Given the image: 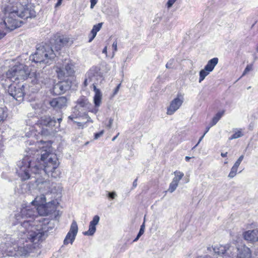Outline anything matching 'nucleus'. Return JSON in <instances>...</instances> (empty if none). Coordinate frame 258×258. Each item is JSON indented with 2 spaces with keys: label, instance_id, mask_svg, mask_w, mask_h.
I'll list each match as a JSON object with an SVG mask.
<instances>
[{
  "label": "nucleus",
  "instance_id": "nucleus-55",
  "mask_svg": "<svg viewBox=\"0 0 258 258\" xmlns=\"http://www.w3.org/2000/svg\"><path fill=\"white\" fill-rule=\"evenodd\" d=\"M95 37L94 36H92V35H89V42H91L94 38Z\"/></svg>",
  "mask_w": 258,
  "mask_h": 258
},
{
  "label": "nucleus",
  "instance_id": "nucleus-31",
  "mask_svg": "<svg viewBox=\"0 0 258 258\" xmlns=\"http://www.w3.org/2000/svg\"><path fill=\"white\" fill-rule=\"evenodd\" d=\"M174 175L175 177L173 178V180H176L178 183L184 176L183 173L178 171H175Z\"/></svg>",
  "mask_w": 258,
  "mask_h": 258
},
{
  "label": "nucleus",
  "instance_id": "nucleus-40",
  "mask_svg": "<svg viewBox=\"0 0 258 258\" xmlns=\"http://www.w3.org/2000/svg\"><path fill=\"white\" fill-rule=\"evenodd\" d=\"M112 48L114 49V51L113 52V55L114 54V52L117 50V40H115L113 42V43L112 44Z\"/></svg>",
  "mask_w": 258,
  "mask_h": 258
},
{
  "label": "nucleus",
  "instance_id": "nucleus-20",
  "mask_svg": "<svg viewBox=\"0 0 258 258\" xmlns=\"http://www.w3.org/2000/svg\"><path fill=\"white\" fill-rule=\"evenodd\" d=\"M47 75L42 72L39 71L36 72L34 75V78L32 80L34 84L41 85L45 84L46 82Z\"/></svg>",
  "mask_w": 258,
  "mask_h": 258
},
{
  "label": "nucleus",
  "instance_id": "nucleus-2",
  "mask_svg": "<svg viewBox=\"0 0 258 258\" xmlns=\"http://www.w3.org/2000/svg\"><path fill=\"white\" fill-rule=\"evenodd\" d=\"M3 12L8 16L5 19L0 16V28L6 31L1 32L0 30V39L5 36L7 32L20 27L24 23L23 21L16 19V17L27 19L36 16L33 9L24 8L20 3L15 2L13 0H10L9 3L5 6Z\"/></svg>",
  "mask_w": 258,
  "mask_h": 258
},
{
  "label": "nucleus",
  "instance_id": "nucleus-38",
  "mask_svg": "<svg viewBox=\"0 0 258 258\" xmlns=\"http://www.w3.org/2000/svg\"><path fill=\"white\" fill-rule=\"evenodd\" d=\"M252 70V64H248L245 68L243 74L242 76H244L248 72L251 71Z\"/></svg>",
  "mask_w": 258,
  "mask_h": 258
},
{
  "label": "nucleus",
  "instance_id": "nucleus-45",
  "mask_svg": "<svg viewBox=\"0 0 258 258\" xmlns=\"http://www.w3.org/2000/svg\"><path fill=\"white\" fill-rule=\"evenodd\" d=\"M113 119L112 118H110L109 119V122H108V124L107 125V126L108 127V128H111V126H112V123H113Z\"/></svg>",
  "mask_w": 258,
  "mask_h": 258
},
{
  "label": "nucleus",
  "instance_id": "nucleus-41",
  "mask_svg": "<svg viewBox=\"0 0 258 258\" xmlns=\"http://www.w3.org/2000/svg\"><path fill=\"white\" fill-rule=\"evenodd\" d=\"M116 196L117 195H116L115 192H114V191L109 192L108 194V198H109L111 199H114L116 197Z\"/></svg>",
  "mask_w": 258,
  "mask_h": 258
},
{
  "label": "nucleus",
  "instance_id": "nucleus-53",
  "mask_svg": "<svg viewBox=\"0 0 258 258\" xmlns=\"http://www.w3.org/2000/svg\"><path fill=\"white\" fill-rule=\"evenodd\" d=\"M211 124H210V126H208L206 128V130L205 131V132L204 133V136H205V135L208 133V132L209 131V130H210V127H211Z\"/></svg>",
  "mask_w": 258,
  "mask_h": 258
},
{
  "label": "nucleus",
  "instance_id": "nucleus-10",
  "mask_svg": "<svg viewBox=\"0 0 258 258\" xmlns=\"http://www.w3.org/2000/svg\"><path fill=\"white\" fill-rule=\"evenodd\" d=\"M214 252L218 255H222L225 257L232 258L235 254V248L229 244L225 245H216L213 247Z\"/></svg>",
  "mask_w": 258,
  "mask_h": 258
},
{
  "label": "nucleus",
  "instance_id": "nucleus-54",
  "mask_svg": "<svg viewBox=\"0 0 258 258\" xmlns=\"http://www.w3.org/2000/svg\"><path fill=\"white\" fill-rule=\"evenodd\" d=\"M107 46H105L102 50V53H104L107 55Z\"/></svg>",
  "mask_w": 258,
  "mask_h": 258
},
{
  "label": "nucleus",
  "instance_id": "nucleus-64",
  "mask_svg": "<svg viewBox=\"0 0 258 258\" xmlns=\"http://www.w3.org/2000/svg\"><path fill=\"white\" fill-rule=\"evenodd\" d=\"M68 118L71 120H73V117H72V116H69Z\"/></svg>",
  "mask_w": 258,
  "mask_h": 258
},
{
  "label": "nucleus",
  "instance_id": "nucleus-7",
  "mask_svg": "<svg viewBox=\"0 0 258 258\" xmlns=\"http://www.w3.org/2000/svg\"><path fill=\"white\" fill-rule=\"evenodd\" d=\"M37 210L36 207L31 208L29 206L23 208L21 211L15 215V219L17 221L15 225L19 224L18 227V230L22 223L25 221H30V223L33 226L34 222L37 221Z\"/></svg>",
  "mask_w": 258,
  "mask_h": 258
},
{
  "label": "nucleus",
  "instance_id": "nucleus-47",
  "mask_svg": "<svg viewBox=\"0 0 258 258\" xmlns=\"http://www.w3.org/2000/svg\"><path fill=\"white\" fill-rule=\"evenodd\" d=\"M205 136H204V135L200 138L198 143L194 147L193 149H195L196 147H197L198 146V145L200 144V143L202 141V140H203V138Z\"/></svg>",
  "mask_w": 258,
  "mask_h": 258
},
{
  "label": "nucleus",
  "instance_id": "nucleus-21",
  "mask_svg": "<svg viewBox=\"0 0 258 258\" xmlns=\"http://www.w3.org/2000/svg\"><path fill=\"white\" fill-rule=\"evenodd\" d=\"M77 107H82L84 110L91 111L92 104L89 103L87 98L85 97L80 98L77 101Z\"/></svg>",
  "mask_w": 258,
  "mask_h": 258
},
{
  "label": "nucleus",
  "instance_id": "nucleus-39",
  "mask_svg": "<svg viewBox=\"0 0 258 258\" xmlns=\"http://www.w3.org/2000/svg\"><path fill=\"white\" fill-rule=\"evenodd\" d=\"M144 230H145V226H144V224H143L141 226L140 231L138 234L139 235V236H141L143 234V233L144 232Z\"/></svg>",
  "mask_w": 258,
  "mask_h": 258
},
{
  "label": "nucleus",
  "instance_id": "nucleus-16",
  "mask_svg": "<svg viewBox=\"0 0 258 258\" xmlns=\"http://www.w3.org/2000/svg\"><path fill=\"white\" fill-rule=\"evenodd\" d=\"M70 88V86L68 83V82L62 81L58 82L54 85L52 88V92L56 95H58L64 93Z\"/></svg>",
  "mask_w": 258,
  "mask_h": 258
},
{
  "label": "nucleus",
  "instance_id": "nucleus-27",
  "mask_svg": "<svg viewBox=\"0 0 258 258\" xmlns=\"http://www.w3.org/2000/svg\"><path fill=\"white\" fill-rule=\"evenodd\" d=\"M96 230V226L90 223L89 226V230L87 231L83 232V234L84 235L92 236L95 233Z\"/></svg>",
  "mask_w": 258,
  "mask_h": 258
},
{
  "label": "nucleus",
  "instance_id": "nucleus-8",
  "mask_svg": "<svg viewBox=\"0 0 258 258\" xmlns=\"http://www.w3.org/2000/svg\"><path fill=\"white\" fill-rule=\"evenodd\" d=\"M56 72L59 78L71 76L74 72V67L70 59H65L61 64L58 62L56 67Z\"/></svg>",
  "mask_w": 258,
  "mask_h": 258
},
{
  "label": "nucleus",
  "instance_id": "nucleus-18",
  "mask_svg": "<svg viewBox=\"0 0 258 258\" xmlns=\"http://www.w3.org/2000/svg\"><path fill=\"white\" fill-rule=\"evenodd\" d=\"M245 240L250 242L258 241V229L248 230L243 233Z\"/></svg>",
  "mask_w": 258,
  "mask_h": 258
},
{
  "label": "nucleus",
  "instance_id": "nucleus-6",
  "mask_svg": "<svg viewBox=\"0 0 258 258\" xmlns=\"http://www.w3.org/2000/svg\"><path fill=\"white\" fill-rule=\"evenodd\" d=\"M29 67L23 64L15 65L10 68L6 73L7 79L11 81L25 80L30 75Z\"/></svg>",
  "mask_w": 258,
  "mask_h": 258
},
{
  "label": "nucleus",
  "instance_id": "nucleus-3",
  "mask_svg": "<svg viewBox=\"0 0 258 258\" xmlns=\"http://www.w3.org/2000/svg\"><path fill=\"white\" fill-rule=\"evenodd\" d=\"M31 162H26V160L20 161L18 164L19 169L17 173L21 180L25 181L31 179L29 187L32 188H37L40 192L48 195L51 194V198L55 199L56 196L59 195L62 191V187L54 182H50L48 179H45L39 174L30 173Z\"/></svg>",
  "mask_w": 258,
  "mask_h": 258
},
{
  "label": "nucleus",
  "instance_id": "nucleus-50",
  "mask_svg": "<svg viewBox=\"0 0 258 258\" xmlns=\"http://www.w3.org/2000/svg\"><path fill=\"white\" fill-rule=\"evenodd\" d=\"M62 0H58L55 5V7H58L61 5Z\"/></svg>",
  "mask_w": 258,
  "mask_h": 258
},
{
  "label": "nucleus",
  "instance_id": "nucleus-22",
  "mask_svg": "<svg viewBox=\"0 0 258 258\" xmlns=\"http://www.w3.org/2000/svg\"><path fill=\"white\" fill-rule=\"evenodd\" d=\"M94 90L95 92L94 97V102L96 107H98L100 105L102 99V94L100 91L97 89L95 85L93 84Z\"/></svg>",
  "mask_w": 258,
  "mask_h": 258
},
{
  "label": "nucleus",
  "instance_id": "nucleus-57",
  "mask_svg": "<svg viewBox=\"0 0 258 258\" xmlns=\"http://www.w3.org/2000/svg\"><path fill=\"white\" fill-rule=\"evenodd\" d=\"M88 79H86L84 82V84L85 86H87L88 85Z\"/></svg>",
  "mask_w": 258,
  "mask_h": 258
},
{
  "label": "nucleus",
  "instance_id": "nucleus-52",
  "mask_svg": "<svg viewBox=\"0 0 258 258\" xmlns=\"http://www.w3.org/2000/svg\"><path fill=\"white\" fill-rule=\"evenodd\" d=\"M137 179H136L134 181V182H133V187H136L137 186Z\"/></svg>",
  "mask_w": 258,
  "mask_h": 258
},
{
  "label": "nucleus",
  "instance_id": "nucleus-29",
  "mask_svg": "<svg viewBox=\"0 0 258 258\" xmlns=\"http://www.w3.org/2000/svg\"><path fill=\"white\" fill-rule=\"evenodd\" d=\"M178 183H179L177 182L176 180H172V182L170 183V184L169 185V187L168 189V191L171 193L174 191L175 190V189H176V188L178 185Z\"/></svg>",
  "mask_w": 258,
  "mask_h": 258
},
{
  "label": "nucleus",
  "instance_id": "nucleus-14",
  "mask_svg": "<svg viewBox=\"0 0 258 258\" xmlns=\"http://www.w3.org/2000/svg\"><path fill=\"white\" fill-rule=\"evenodd\" d=\"M78 231V227L77 223L76 221L74 220L71 224L70 230L63 241L64 244L67 245L70 242L72 244L75 239Z\"/></svg>",
  "mask_w": 258,
  "mask_h": 258
},
{
  "label": "nucleus",
  "instance_id": "nucleus-35",
  "mask_svg": "<svg viewBox=\"0 0 258 258\" xmlns=\"http://www.w3.org/2000/svg\"><path fill=\"white\" fill-rule=\"evenodd\" d=\"M99 220V216L96 215L93 217V220L90 222V223L96 226L98 224Z\"/></svg>",
  "mask_w": 258,
  "mask_h": 258
},
{
  "label": "nucleus",
  "instance_id": "nucleus-37",
  "mask_svg": "<svg viewBox=\"0 0 258 258\" xmlns=\"http://www.w3.org/2000/svg\"><path fill=\"white\" fill-rule=\"evenodd\" d=\"M174 63V59H170L166 63V68L167 69H172L173 68V64Z\"/></svg>",
  "mask_w": 258,
  "mask_h": 258
},
{
  "label": "nucleus",
  "instance_id": "nucleus-15",
  "mask_svg": "<svg viewBox=\"0 0 258 258\" xmlns=\"http://www.w3.org/2000/svg\"><path fill=\"white\" fill-rule=\"evenodd\" d=\"M183 102V97L181 95L178 94L176 98L174 99L167 108V114L168 115H172L181 106Z\"/></svg>",
  "mask_w": 258,
  "mask_h": 258
},
{
  "label": "nucleus",
  "instance_id": "nucleus-23",
  "mask_svg": "<svg viewBox=\"0 0 258 258\" xmlns=\"http://www.w3.org/2000/svg\"><path fill=\"white\" fill-rule=\"evenodd\" d=\"M218 60L217 57H214L209 60L204 68L205 70H207L210 72H212L216 66L218 64Z\"/></svg>",
  "mask_w": 258,
  "mask_h": 258
},
{
  "label": "nucleus",
  "instance_id": "nucleus-46",
  "mask_svg": "<svg viewBox=\"0 0 258 258\" xmlns=\"http://www.w3.org/2000/svg\"><path fill=\"white\" fill-rule=\"evenodd\" d=\"M120 85H121V84H119L115 88V90H114V94H117V93L118 92L119 88H120Z\"/></svg>",
  "mask_w": 258,
  "mask_h": 258
},
{
  "label": "nucleus",
  "instance_id": "nucleus-5",
  "mask_svg": "<svg viewBox=\"0 0 258 258\" xmlns=\"http://www.w3.org/2000/svg\"><path fill=\"white\" fill-rule=\"evenodd\" d=\"M56 55L52 48L45 43L36 48L35 52L29 56V59L35 63L49 64L52 63Z\"/></svg>",
  "mask_w": 258,
  "mask_h": 258
},
{
  "label": "nucleus",
  "instance_id": "nucleus-25",
  "mask_svg": "<svg viewBox=\"0 0 258 258\" xmlns=\"http://www.w3.org/2000/svg\"><path fill=\"white\" fill-rule=\"evenodd\" d=\"M69 39L68 38L64 37L57 39L56 41L57 43H59V44L54 47L55 50L58 51L60 49L61 46L67 44L69 42Z\"/></svg>",
  "mask_w": 258,
  "mask_h": 258
},
{
  "label": "nucleus",
  "instance_id": "nucleus-63",
  "mask_svg": "<svg viewBox=\"0 0 258 258\" xmlns=\"http://www.w3.org/2000/svg\"><path fill=\"white\" fill-rule=\"evenodd\" d=\"M4 77L3 76H2L0 75V81H3L4 79Z\"/></svg>",
  "mask_w": 258,
  "mask_h": 258
},
{
  "label": "nucleus",
  "instance_id": "nucleus-12",
  "mask_svg": "<svg viewBox=\"0 0 258 258\" xmlns=\"http://www.w3.org/2000/svg\"><path fill=\"white\" fill-rule=\"evenodd\" d=\"M55 201L54 200H51L44 205H39L36 208L37 210V215L39 214L40 216H46L51 213L55 210Z\"/></svg>",
  "mask_w": 258,
  "mask_h": 258
},
{
  "label": "nucleus",
  "instance_id": "nucleus-51",
  "mask_svg": "<svg viewBox=\"0 0 258 258\" xmlns=\"http://www.w3.org/2000/svg\"><path fill=\"white\" fill-rule=\"evenodd\" d=\"M32 107L35 109L36 110L37 108H38L39 107V105H38V104H35V105L34 106L33 104H31Z\"/></svg>",
  "mask_w": 258,
  "mask_h": 258
},
{
  "label": "nucleus",
  "instance_id": "nucleus-44",
  "mask_svg": "<svg viewBox=\"0 0 258 258\" xmlns=\"http://www.w3.org/2000/svg\"><path fill=\"white\" fill-rule=\"evenodd\" d=\"M97 1L98 0H90V2H91L90 8H91V9H93L95 5L97 3Z\"/></svg>",
  "mask_w": 258,
  "mask_h": 258
},
{
  "label": "nucleus",
  "instance_id": "nucleus-48",
  "mask_svg": "<svg viewBox=\"0 0 258 258\" xmlns=\"http://www.w3.org/2000/svg\"><path fill=\"white\" fill-rule=\"evenodd\" d=\"M241 161H239V160H237L235 163H234V164L233 165V166L236 167H238L240 165V163H241Z\"/></svg>",
  "mask_w": 258,
  "mask_h": 258
},
{
  "label": "nucleus",
  "instance_id": "nucleus-62",
  "mask_svg": "<svg viewBox=\"0 0 258 258\" xmlns=\"http://www.w3.org/2000/svg\"><path fill=\"white\" fill-rule=\"evenodd\" d=\"M91 111L96 113L98 111V109L95 108L94 110H92Z\"/></svg>",
  "mask_w": 258,
  "mask_h": 258
},
{
  "label": "nucleus",
  "instance_id": "nucleus-34",
  "mask_svg": "<svg viewBox=\"0 0 258 258\" xmlns=\"http://www.w3.org/2000/svg\"><path fill=\"white\" fill-rule=\"evenodd\" d=\"M7 117V113L4 108H0V122Z\"/></svg>",
  "mask_w": 258,
  "mask_h": 258
},
{
  "label": "nucleus",
  "instance_id": "nucleus-13",
  "mask_svg": "<svg viewBox=\"0 0 258 258\" xmlns=\"http://www.w3.org/2000/svg\"><path fill=\"white\" fill-rule=\"evenodd\" d=\"M9 243H8V244ZM15 244H14L15 246ZM20 246H16V247L14 246L13 247H9L7 245V243L1 244L0 245V258L5 257L7 256H12L13 255H15L16 253H14V251H16V249H17V251L18 252V254L22 255L21 254L22 251L23 250H20L18 249V247Z\"/></svg>",
  "mask_w": 258,
  "mask_h": 258
},
{
  "label": "nucleus",
  "instance_id": "nucleus-28",
  "mask_svg": "<svg viewBox=\"0 0 258 258\" xmlns=\"http://www.w3.org/2000/svg\"><path fill=\"white\" fill-rule=\"evenodd\" d=\"M210 72L208 71L207 70H205V69L202 70L200 72V78H199V83H201L205 78L210 73Z\"/></svg>",
  "mask_w": 258,
  "mask_h": 258
},
{
  "label": "nucleus",
  "instance_id": "nucleus-9",
  "mask_svg": "<svg viewBox=\"0 0 258 258\" xmlns=\"http://www.w3.org/2000/svg\"><path fill=\"white\" fill-rule=\"evenodd\" d=\"M24 85L10 84L7 89L9 94L19 102L23 100L25 94Z\"/></svg>",
  "mask_w": 258,
  "mask_h": 258
},
{
  "label": "nucleus",
  "instance_id": "nucleus-60",
  "mask_svg": "<svg viewBox=\"0 0 258 258\" xmlns=\"http://www.w3.org/2000/svg\"><path fill=\"white\" fill-rule=\"evenodd\" d=\"M118 135H119V133H118V134H117V135L116 136L112 138V141H114L115 140V139L117 138V136H118Z\"/></svg>",
  "mask_w": 258,
  "mask_h": 258
},
{
  "label": "nucleus",
  "instance_id": "nucleus-33",
  "mask_svg": "<svg viewBox=\"0 0 258 258\" xmlns=\"http://www.w3.org/2000/svg\"><path fill=\"white\" fill-rule=\"evenodd\" d=\"M243 136V134L241 130H238L232 135L229 138L230 140H233L240 138Z\"/></svg>",
  "mask_w": 258,
  "mask_h": 258
},
{
  "label": "nucleus",
  "instance_id": "nucleus-1",
  "mask_svg": "<svg viewBox=\"0 0 258 258\" xmlns=\"http://www.w3.org/2000/svg\"><path fill=\"white\" fill-rule=\"evenodd\" d=\"M37 221H35L33 226L30 223V221H25L20 226L19 232L21 235V239L23 246H19L18 249L22 251V255H26L32 252L37 246V243L42 240L44 235H47L54 227L53 221L48 218L37 217Z\"/></svg>",
  "mask_w": 258,
  "mask_h": 258
},
{
  "label": "nucleus",
  "instance_id": "nucleus-59",
  "mask_svg": "<svg viewBox=\"0 0 258 258\" xmlns=\"http://www.w3.org/2000/svg\"><path fill=\"white\" fill-rule=\"evenodd\" d=\"M141 236H139V235L138 234L136 238L134 240V241L135 242V241H137L139 239V238Z\"/></svg>",
  "mask_w": 258,
  "mask_h": 258
},
{
  "label": "nucleus",
  "instance_id": "nucleus-26",
  "mask_svg": "<svg viewBox=\"0 0 258 258\" xmlns=\"http://www.w3.org/2000/svg\"><path fill=\"white\" fill-rule=\"evenodd\" d=\"M224 110L217 112L213 118L212 121L210 122L211 126L215 125L224 115Z\"/></svg>",
  "mask_w": 258,
  "mask_h": 258
},
{
  "label": "nucleus",
  "instance_id": "nucleus-36",
  "mask_svg": "<svg viewBox=\"0 0 258 258\" xmlns=\"http://www.w3.org/2000/svg\"><path fill=\"white\" fill-rule=\"evenodd\" d=\"M102 25L103 23H100L98 24L95 25L92 30L95 31L96 32H98L101 29Z\"/></svg>",
  "mask_w": 258,
  "mask_h": 258
},
{
  "label": "nucleus",
  "instance_id": "nucleus-24",
  "mask_svg": "<svg viewBox=\"0 0 258 258\" xmlns=\"http://www.w3.org/2000/svg\"><path fill=\"white\" fill-rule=\"evenodd\" d=\"M45 195V194L42 193L40 196H37L31 203L36 206L45 204L46 203Z\"/></svg>",
  "mask_w": 258,
  "mask_h": 258
},
{
  "label": "nucleus",
  "instance_id": "nucleus-4",
  "mask_svg": "<svg viewBox=\"0 0 258 258\" xmlns=\"http://www.w3.org/2000/svg\"><path fill=\"white\" fill-rule=\"evenodd\" d=\"M41 153L40 159L36 163H32L28 158L23 159L22 161L31 162L30 171L34 174H42L45 173L48 177L57 178L59 176L60 172L57 169L59 162L55 154L46 151Z\"/></svg>",
  "mask_w": 258,
  "mask_h": 258
},
{
  "label": "nucleus",
  "instance_id": "nucleus-43",
  "mask_svg": "<svg viewBox=\"0 0 258 258\" xmlns=\"http://www.w3.org/2000/svg\"><path fill=\"white\" fill-rule=\"evenodd\" d=\"M104 131H102L100 132L99 133H96L95 134V139H97L100 137H101L103 134Z\"/></svg>",
  "mask_w": 258,
  "mask_h": 258
},
{
  "label": "nucleus",
  "instance_id": "nucleus-32",
  "mask_svg": "<svg viewBox=\"0 0 258 258\" xmlns=\"http://www.w3.org/2000/svg\"><path fill=\"white\" fill-rule=\"evenodd\" d=\"M237 169H238L237 167H236L234 166H233L231 169V170H230L229 174H228V177H229L230 178H232L234 177H235L237 174Z\"/></svg>",
  "mask_w": 258,
  "mask_h": 258
},
{
  "label": "nucleus",
  "instance_id": "nucleus-49",
  "mask_svg": "<svg viewBox=\"0 0 258 258\" xmlns=\"http://www.w3.org/2000/svg\"><path fill=\"white\" fill-rule=\"evenodd\" d=\"M97 33V32L92 30L90 32V35H92V36H94V37H95L96 36Z\"/></svg>",
  "mask_w": 258,
  "mask_h": 258
},
{
  "label": "nucleus",
  "instance_id": "nucleus-42",
  "mask_svg": "<svg viewBox=\"0 0 258 258\" xmlns=\"http://www.w3.org/2000/svg\"><path fill=\"white\" fill-rule=\"evenodd\" d=\"M176 0H168L167 3L168 8H171Z\"/></svg>",
  "mask_w": 258,
  "mask_h": 258
},
{
  "label": "nucleus",
  "instance_id": "nucleus-11",
  "mask_svg": "<svg viewBox=\"0 0 258 258\" xmlns=\"http://www.w3.org/2000/svg\"><path fill=\"white\" fill-rule=\"evenodd\" d=\"M35 120V123L40 124L49 128H52L53 126H55L58 124V126H59L60 121L62 120L61 118H57V122L55 118L53 117H51L49 115H44L42 116L40 119L37 118H33Z\"/></svg>",
  "mask_w": 258,
  "mask_h": 258
},
{
  "label": "nucleus",
  "instance_id": "nucleus-19",
  "mask_svg": "<svg viewBox=\"0 0 258 258\" xmlns=\"http://www.w3.org/2000/svg\"><path fill=\"white\" fill-rule=\"evenodd\" d=\"M237 258H251V251L249 248L246 246L245 245H242L241 247L237 248Z\"/></svg>",
  "mask_w": 258,
  "mask_h": 258
},
{
  "label": "nucleus",
  "instance_id": "nucleus-58",
  "mask_svg": "<svg viewBox=\"0 0 258 258\" xmlns=\"http://www.w3.org/2000/svg\"><path fill=\"white\" fill-rule=\"evenodd\" d=\"M227 152H226V153H221V156L222 157H225L227 156Z\"/></svg>",
  "mask_w": 258,
  "mask_h": 258
},
{
  "label": "nucleus",
  "instance_id": "nucleus-56",
  "mask_svg": "<svg viewBox=\"0 0 258 258\" xmlns=\"http://www.w3.org/2000/svg\"><path fill=\"white\" fill-rule=\"evenodd\" d=\"M243 158H244V155H242L239 157V158L237 160L241 162L242 161V160L243 159Z\"/></svg>",
  "mask_w": 258,
  "mask_h": 258
},
{
  "label": "nucleus",
  "instance_id": "nucleus-17",
  "mask_svg": "<svg viewBox=\"0 0 258 258\" xmlns=\"http://www.w3.org/2000/svg\"><path fill=\"white\" fill-rule=\"evenodd\" d=\"M68 99L66 97H59L51 100L49 104L53 108L57 109H62L67 106Z\"/></svg>",
  "mask_w": 258,
  "mask_h": 258
},
{
  "label": "nucleus",
  "instance_id": "nucleus-61",
  "mask_svg": "<svg viewBox=\"0 0 258 258\" xmlns=\"http://www.w3.org/2000/svg\"><path fill=\"white\" fill-rule=\"evenodd\" d=\"M190 158H191L190 157L186 156L185 158V159L186 161H188Z\"/></svg>",
  "mask_w": 258,
  "mask_h": 258
},
{
  "label": "nucleus",
  "instance_id": "nucleus-30",
  "mask_svg": "<svg viewBox=\"0 0 258 258\" xmlns=\"http://www.w3.org/2000/svg\"><path fill=\"white\" fill-rule=\"evenodd\" d=\"M86 118H87V121L85 122H77L75 121H74V122L77 123V124L78 126V128H83L84 127H86L87 126V122H92V119L89 116H86Z\"/></svg>",
  "mask_w": 258,
  "mask_h": 258
}]
</instances>
